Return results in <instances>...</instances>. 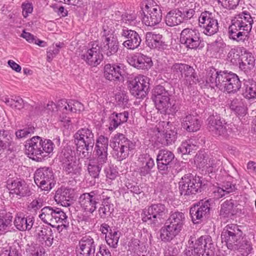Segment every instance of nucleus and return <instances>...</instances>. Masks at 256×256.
<instances>
[{
	"label": "nucleus",
	"mask_w": 256,
	"mask_h": 256,
	"mask_svg": "<svg viewBox=\"0 0 256 256\" xmlns=\"http://www.w3.org/2000/svg\"><path fill=\"white\" fill-rule=\"evenodd\" d=\"M256 16L252 10L243 8L231 21L228 28V38L238 43L248 42Z\"/></svg>",
	"instance_id": "f257e3e1"
},
{
	"label": "nucleus",
	"mask_w": 256,
	"mask_h": 256,
	"mask_svg": "<svg viewBox=\"0 0 256 256\" xmlns=\"http://www.w3.org/2000/svg\"><path fill=\"white\" fill-rule=\"evenodd\" d=\"M186 222L184 212L180 211L172 212L167 222L160 230V238L164 242H170L182 230Z\"/></svg>",
	"instance_id": "f03ea898"
},
{
	"label": "nucleus",
	"mask_w": 256,
	"mask_h": 256,
	"mask_svg": "<svg viewBox=\"0 0 256 256\" xmlns=\"http://www.w3.org/2000/svg\"><path fill=\"white\" fill-rule=\"evenodd\" d=\"M74 143L78 152L82 158H88L94 144V134L91 129L84 128L78 130L74 135Z\"/></svg>",
	"instance_id": "7ed1b4c3"
},
{
	"label": "nucleus",
	"mask_w": 256,
	"mask_h": 256,
	"mask_svg": "<svg viewBox=\"0 0 256 256\" xmlns=\"http://www.w3.org/2000/svg\"><path fill=\"white\" fill-rule=\"evenodd\" d=\"M110 146L112 148V156L118 161L128 158L135 148V144L124 134L118 133L110 140Z\"/></svg>",
	"instance_id": "20e7f679"
},
{
	"label": "nucleus",
	"mask_w": 256,
	"mask_h": 256,
	"mask_svg": "<svg viewBox=\"0 0 256 256\" xmlns=\"http://www.w3.org/2000/svg\"><path fill=\"white\" fill-rule=\"evenodd\" d=\"M205 184L202 178L192 174H184L178 182V189L181 196H192L200 193Z\"/></svg>",
	"instance_id": "39448f33"
},
{
	"label": "nucleus",
	"mask_w": 256,
	"mask_h": 256,
	"mask_svg": "<svg viewBox=\"0 0 256 256\" xmlns=\"http://www.w3.org/2000/svg\"><path fill=\"white\" fill-rule=\"evenodd\" d=\"M242 231L236 224H228L223 229L221 234L222 242H225L228 249L238 250L242 249L241 242Z\"/></svg>",
	"instance_id": "423d86ee"
},
{
	"label": "nucleus",
	"mask_w": 256,
	"mask_h": 256,
	"mask_svg": "<svg viewBox=\"0 0 256 256\" xmlns=\"http://www.w3.org/2000/svg\"><path fill=\"white\" fill-rule=\"evenodd\" d=\"M73 154L74 152L70 148H64L60 154L58 158L63 170L66 174L72 176H78L80 174L82 170L81 164Z\"/></svg>",
	"instance_id": "0eeeda50"
},
{
	"label": "nucleus",
	"mask_w": 256,
	"mask_h": 256,
	"mask_svg": "<svg viewBox=\"0 0 256 256\" xmlns=\"http://www.w3.org/2000/svg\"><path fill=\"white\" fill-rule=\"evenodd\" d=\"M162 6L154 0L145 1L142 22L147 26H154L159 24L162 20Z\"/></svg>",
	"instance_id": "6e6552de"
},
{
	"label": "nucleus",
	"mask_w": 256,
	"mask_h": 256,
	"mask_svg": "<svg viewBox=\"0 0 256 256\" xmlns=\"http://www.w3.org/2000/svg\"><path fill=\"white\" fill-rule=\"evenodd\" d=\"M167 212L168 209L164 204L162 203L152 204L145 209L142 220L152 226H158L164 219Z\"/></svg>",
	"instance_id": "1a4fd4ad"
},
{
	"label": "nucleus",
	"mask_w": 256,
	"mask_h": 256,
	"mask_svg": "<svg viewBox=\"0 0 256 256\" xmlns=\"http://www.w3.org/2000/svg\"><path fill=\"white\" fill-rule=\"evenodd\" d=\"M201 32L207 36H212L219 31V24L214 14L209 11L202 12L198 18Z\"/></svg>",
	"instance_id": "9d476101"
},
{
	"label": "nucleus",
	"mask_w": 256,
	"mask_h": 256,
	"mask_svg": "<svg viewBox=\"0 0 256 256\" xmlns=\"http://www.w3.org/2000/svg\"><path fill=\"white\" fill-rule=\"evenodd\" d=\"M180 42L190 49L200 50L204 48V42L200 33L196 29L186 28L180 34Z\"/></svg>",
	"instance_id": "9b49d317"
},
{
	"label": "nucleus",
	"mask_w": 256,
	"mask_h": 256,
	"mask_svg": "<svg viewBox=\"0 0 256 256\" xmlns=\"http://www.w3.org/2000/svg\"><path fill=\"white\" fill-rule=\"evenodd\" d=\"M114 31L110 29L104 28L102 44L100 47L101 52L108 57L116 58L118 49V42L114 34Z\"/></svg>",
	"instance_id": "f8f14e48"
},
{
	"label": "nucleus",
	"mask_w": 256,
	"mask_h": 256,
	"mask_svg": "<svg viewBox=\"0 0 256 256\" xmlns=\"http://www.w3.org/2000/svg\"><path fill=\"white\" fill-rule=\"evenodd\" d=\"M102 198L101 192L96 190L81 194L79 203L85 212L92 214L97 208L98 204L102 202Z\"/></svg>",
	"instance_id": "ddd939ff"
},
{
	"label": "nucleus",
	"mask_w": 256,
	"mask_h": 256,
	"mask_svg": "<svg viewBox=\"0 0 256 256\" xmlns=\"http://www.w3.org/2000/svg\"><path fill=\"white\" fill-rule=\"evenodd\" d=\"M54 176L52 168L43 167L35 172L34 180L38 186L42 190H50L54 185Z\"/></svg>",
	"instance_id": "4468645a"
},
{
	"label": "nucleus",
	"mask_w": 256,
	"mask_h": 256,
	"mask_svg": "<svg viewBox=\"0 0 256 256\" xmlns=\"http://www.w3.org/2000/svg\"><path fill=\"white\" fill-rule=\"evenodd\" d=\"M213 202L211 198L205 200H202L190 208V214L194 223H199L204 218H206L209 214Z\"/></svg>",
	"instance_id": "2eb2a0df"
},
{
	"label": "nucleus",
	"mask_w": 256,
	"mask_h": 256,
	"mask_svg": "<svg viewBox=\"0 0 256 256\" xmlns=\"http://www.w3.org/2000/svg\"><path fill=\"white\" fill-rule=\"evenodd\" d=\"M80 57L87 64L92 66H98L104 58L100 46L96 42L92 44L91 48L82 50L80 54Z\"/></svg>",
	"instance_id": "dca6fc26"
},
{
	"label": "nucleus",
	"mask_w": 256,
	"mask_h": 256,
	"mask_svg": "<svg viewBox=\"0 0 256 256\" xmlns=\"http://www.w3.org/2000/svg\"><path fill=\"white\" fill-rule=\"evenodd\" d=\"M175 156L170 150L162 149L159 150L156 157L158 168L162 175H166L171 170Z\"/></svg>",
	"instance_id": "f3484780"
},
{
	"label": "nucleus",
	"mask_w": 256,
	"mask_h": 256,
	"mask_svg": "<svg viewBox=\"0 0 256 256\" xmlns=\"http://www.w3.org/2000/svg\"><path fill=\"white\" fill-rule=\"evenodd\" d=\"M61 104L62 114L60 116V121L62 126L66 129L70 128L72 124L70 118L65 115L64 113L68 114L69 112H77L84 110V106L82 104L78 101L71 100L68 102L65 101H62Z\"/></svg>",
	"instance_id": "a211bd4d"
},
{
	"label": "nucleus",
	"mask_w": 256,
	"mask_h": 256,
	"mask_svg": "<svg viewBox=\"0 0 256 256\" xmlns=\"http://www.w3.org/2000/svg\"><path fill=\"white\" fill-rule=\"evenodd\" d=\"M120 34L126 40L123 42L125 48L134 50L140 46L142 40L140 36L136 31L123 26L122 27Z\"/></svg>",
	"instance_id": "6ab92c4d"
},
{
	"label": "nucleus",
	"mask_w": 256,
	"mask_h": 256,
	"mask_svg": "<svg viewBox=\"0 0 256 256\" xmlns=\"http://www.w3.org/2000/svg\"><path fill=\"white\" fill-rule=\"evenodd\" d=\"M41 146L40 137L34 136L28 140L25 145L26 154L30 158L40 162L44 158Z\"/></svg>",
	"instance_id": "aec40b11"
},
{
	"label": "nucleus",
	"mask_w": 256,
	"mask_h": 256,
	"mask_svg": "<svg viewBox=\"0 0 256 256\" xmlns=\"http://www.w3.org/2000/svg\"><path fill=\"white\" fill-rule=\"evenodd\" d=\"M7 188L10 194H14L18 198L28 197L32 194L29 186L24 180L20 179L8 180L7 182Z\"/></svg>",
	"instance_id": "412c9836"
},
{
	"label": "nucleus",
	"mask_w": 256,
	"mask_h": 256,
	"mask_svg": "<svg viewBox=\"0 0 256 256\" xmlns=\"http://www.w3.org/2000/svg\"><path fill=\"white\" fill-rule=\"evenodd\" d=\"M96 246L92 236L88 235L83 236L76 248V256H94Z\"/></svg>",
	"instance_id": "4be33fe9"
},
{
	"label": "nucleus",
	"mask_w": 256,
	"mask_h": 256,
	"mask_svg": "<svg viewBox=\"0 0 256 256\" xmlns=\"http://www.w3.org/2000/svg\"><path fill=\"white\" fill-rule=\"evenodd\" d=\"M208 128L210 132L217 136H221L224 138L228 136L224 120H222L220 115L216 114L210 116L208 118Z\"/></svg>",
	"instance_id": "5701e85b"
},
{
	"label": "nucleus",
	"mask_w": 256,
	"mask_h": 256,
	"mask_svg": "<svg viewBox=\"0 0 256 256\" xmlns=\"http://www.w3.org/2000/svg\"><path fill=\"white\" fill-rule=\"evenodd\" d=\"M108 138L100 135L97 138L95 146L97 163L102 166L108 162Z\"/></svg>",
	"instance_id": "b1692460"
},
{
	"label": "nucleus",
	"mask_w": 256,
	"mask_h": 256,
	"mask_svg": "<svg viewBox=\"0 0 256 256\" xmlns=\"http://www.w3.org/2000/svg\"><path fill=\"white\" fill-rule=\"evenodd\" d=\"M128 64L139 70H148L153 65L150 57L142 53H136L128 58Z\"/></svg>",
	"instance_id": "393cba45"
},
{
	"label": "nucleus",
	"mask_w": 256,
	"mask_h": 256,
	"mask_svg": "<svg viewBox=\"0 0 256 256\" xmlns=\"http://www.w3.org/2000/svg\"><path fill=\"white\" fill-rule=\"evenodd\" d=\"M104 75L106 80H124L126 78V72L121 64H106Z\"/></svg>",
	"instance_id": "a878e982"
},
{
	"label": "nucleus",
	"mask_w": 256,
	"mask_h": 256,
	"mask_svg": "<svg viewBox=\"0 0 256 256\" xmlns=\"http://www.w3.org/2000/svg\"><path fill=\"white\" fill-rule=\"evenodd\" d=\"M146 44L150 48L160 50H168L169 46L163 40L162 34L153 32H148L146 34Z\"/></svg>",
	"instance_id": "bb28decb"
},
{
	"label": "nucleus",
	"mask_w": 256,
	"mask_h": 256,
	"mask_svg": "<svg viewBox=\"0 0 256 256\" xmlns=\"http://www.w3.org/2000/svg\"><path fill=\"white\" fill-rule=\"evenodd\" d=\"M36 240L42 244L50 247L54 242V233L51 228L48 226L38 228L36 232Z\"/></svg>",
	"instance_id": "cd10ccee"
},
{
	"label": "nucleus",
	"mask_w": 256,
	"mask_h": 256,
	"mask_svg": "<svg viewBox=\"0 0 256 256\" xmlns=\"http://www.w3.org/2000/svg\"><path fill=\"white\" fill-rule=\"evenodd\" d=\"M238 212L236 202L232 199L226 200L220 205V216L221 218L232 219Z\"/></svg>",
	"instance_id": "c85d7f7f"
},
{
	"label": "nucleus",
	"mask_w": 256,
	"mask_h": 256,
	"mask_svg": "<svg viewBox=\"0 0 256 256\" xmlns=\"http://www.w3.org/2000/svg\"><path fill=\"white\" fill-rule=\"evenodd\" d=\"M140 162L138 172L141 176H146L150 175L152 169L154 166V160L147 154H144L140 156L138 158Z\"/></svg>",
	"instance_id": "c756f323"
},
{
	"label": "nucleus",
	"mask_w": 256,
	"mask_h": 256,
	"mask_svg": "<svg viewBox=\"0 0 256 256\" xmlns=\"http://www.w3.org/2000/svg\"><path fill=\"white\" fill-rule=\"evenodd\" d=\"M130 92L137 98H144L150 88L149 81H130Z\"/></svg>",
	"instance_id": "7c9ffc66"
},
{
	"label": "nucleus",
	"mask_w": 256,
	"mask_h": 256,
	"mask_svg": "<svg viewBox=\"0 0 256 256\" xmlns=\"http://www.w3.org/2000/svg\"><path fill=\"white\" fill-rule=\"evenodd\" d=\"M74 198V190L66 188H58L54 196V200L58 204L64 206H70Z\"/></svg>",
	"instance_id": "2f4dec72"
},
{
	"label": "nucleus",
	"mask_w": 256,
	"mask_h": 256,
	"mask_svg": "<svg viewBox=\"0 0 256 256\" xmlns=\"http://www.w3.org/2000/svg\"><path fill=\"white\" fill-rule=\"evenodd\" d=\"M228 104L230 110L238 116H244L247 114L248 108L245 100L240 96L230 99Z\"/></svg>",
	"instance_id": "473e14b6"
},
{
	"label": "nucleus",
	"mask_w": 256,
	"mask_h": 256,
	"mask_svg": "<svg viewBox=\"0 0 256 256\" xmlns=\"http://www.w3.org/2000/svg\"><path fill=\"white\" fill-rule=\"evenodd\" d=\"M129 113L127 111L122 112H112L108 118L109 127L110 131L115 130L122 124L127 122L128 118Z\"/></svg>",
	"instance_id": "72a5a7b5"
},
{
	"label": "nucleus",
	"mask_w": 256,
	"mask_h": 256,
	"mask_svg": "<svg viewBox=\"0 0 256 256\" xmlns=\"http://www.w3.org/2000/svg\"><path fill=\"white\" fill-rule=\"evenodd\" d=\"M182 126L188 132H195L200 130L201 122L198 116L188 114L184 118Z\"/></svg>",
	"instance_id": "f704fd0d"
},
{
	"label": "nucleus",
	"mask_w": 256,
	"mask_h": 256,
	"mask_svg": "<svg viewBox=\"0 0 256 256\" xmlns=\"http://www.w3.org/2000/svg\"><path fill=\"white\" fill-rule=\"evenodd\" d=\"M193 246L196 247V250H202L205 254L208 251H213L214 248L212 238L208 235L200 237Z\"/></svg>",
	"instance_id": "c9c22d12"
},
{
	"label": "nucleus",
	"mask_w": 256,
	"mask_h": 256,
	"mask_svg": "<svg viewBox=\"0 0 256 256\" xmlns=\"http://www.w3.org/2000/svg\"><path fill=\"white\" fill-rule=\"evenodd\" d=\"M34 218L32 216L26 217L16 216L14 224L16 228L20 231L30 230L32 228Z\"/></svg>",
	"instance_id": "e433bc0d"
},
{
	"label": "nucleus",
	"mask_w": 256,
	"mask_h": 256,
	"mask_svg": "<svg viewBox=\"0 0 256 256\" xmlns=\"http://www.w3.org/2000/svg\"><path fill=\"white\" fill-rule=\"evenodd\" d=\"M182 11L174 9L168 12L165 17V22L169 26H174L182 22Z\"/></svg>",
	"instance_id": "4c0bfd02"
},
{
	"label": "nucleus",
	"mask_w": 256,
	"mask_h": 256,
	"mask_svg": "<svg viewBox=\"0 0 256 256\" xmlns=\"http://www.w3.org/2000/svg\"><path fill=\"white\" fill-rule=\"evenodd\" d=\"M56 206H44L41 210V214H40L39 217L41 220L47 224L52 227H56V226L54 224V212Z\"/></svg>",
	"instance_id": "58836bf2"
},
{
	"label": "nucleus",
	"mask_w": 256,
	"mask_h": 256,
	"mask_svg": "<svg viewBox=\"0 0 256 256\" xmlns=\"http://www.w3.org/2000/svg\"><path fill=\"white\" fill-rule=\"evenodd\" d=\"M236 189V184H232L230 182H224L222 187H218L214 190V197L220 198L224 196L226 194L234 192Z\"/></svg>",
	"instance_id": "ea45409f"
},
{
	"label": "nucleus",
	"mask_w": 256,
	"mask_h": 256,
	"mask_svg": "<svg viewBox=\"0 0 256 256\" xmlns=\"http://www.w3.org/2000/svg\"><path fill=\"white\" fill-rule=\"evenodd\" d=\"M54 212V224L55 225L58 222L62 223L61 226H63L66 229L68 226V216L66 213L61 208L57 207H56L55 212ZM60 228V226H57L58 230Z\"/></svg>",
	"instance_id": "a19ab883"
},
{
	"label": "nucleus",
	"mask_w": 256,
	"mask_h": 256,
	"mask_svg": "<svg viewBox=\"0 0 256 256\" xmlns=\"http://www.w3.org/2000/svg\"><path fill=\"white\" fill-rule=\"evenodd\" d=\"M156 107V109L161 114H166V110L168 106L172 104V102H170V95L164 96L162 98H157L154 100Z\"/></svg>",
	"instance_id": "79ce46f5"
},
{
	"label": "nucleus",
	"mask_w": 256,
	"mask_h": 256,
	"mask_svg": "<svg viewBox=\"0 0 256 256\" xmlns=\"http://www.w3.org/2000/svg\"><path fill=\"white\" fill-rule=\"evenodd\" d=\"M12 143V138L8 132L4 130H0V152L8 148Z\"/></svg>",
	"instance_id": "37998d69"
},
{
	"label": "nucleus",
	"mask_w": 256,
	"mask_h": 256,
	"mask_svg": "<svg viewBox=\"0 0 256 256\" xmlns=\"http://www.w3.org/2000/svg\"><path fill=\"white\" fill-rule=\"evenodd\" d=\"M184 64L175 63L171 67V78L172 80H181L184 78L183 72Z\"/></svg>",
	"instance_id": "c03bdc74"
},
{
	"label": "nucleus",
	"mask_w": 256,
	"mask_h": 256,
	"mask_svg": "<svg viewBox=\"0 0 256 256\" xmlns=\"http://www.w3.org/2000/svg\"><path fill=\"white\" fill-rule=\"evenodd\" d=\"M120 232L115 230H110L108 235L106 236V240L108 246L113 248L118 246V244L120 238Z\"/></svg>",
	"instance_id": "a18cd8bd"
},
{
	"label": "nucleus",
	"mask_w": 256,
	"mask_h": 256,
	"mask_svg": "<svg viewBox=\"0 0 256 256\" xmlns=\"http://www.w3.org/2000/svg\"><path fill=\"white\" fill-rule=\"evenodd\" d=\"M242 52L241 48L238 46H234L228 52L226 60L232 64H237L240 63V54Z\"/></svg>",
	"instance_id": "49530a36"
},
{
	"label": "nucleus",
	"mask_w": 256,
	"mask_h": 256,
	"mask_svg": "<svg viewBox=\"0 0 256 256\" xmlns=\"http://www.w3.org/2000/svg\"><path fill=\"white\" fill-rule=\"evenodd\" d=\"M213 251H208L206 254L202 250H196L194 246L186 248L183 252V256H214Z\"/></svg>",
	"instance_id": "de8ad7c7"
},
{
	"label": "nucleus",
	"mask_w": 256,
	"mask_h": 256,
	"mask_svg": "<svg viewBox=\"0 0 256 256\" xmlns=\"http://www.w3.org/2000/svg\"><path fill=\"white\" fill-rule=\"evenodd\" d=\"M200 166L206 169L208 172H214L218 169V165L220 164V162L214 158H210L208 160H206V164L205 162H200Z\"/></svg>",
	"instance_id": "09e8293b"
},
{
	"label": "nucleus",
	"mask_w": 256,
	"mask_h": 256,
	"mask_svg": "<svg viewBox=\"0 0 256 256\" xmlns=\"http://www.w3.org/2000/svg\"><path fill=\"white\" fill-rule=\"evenodd\" d=\"M224 90L228 92H235L241 87V81H222Z\"/></svg>",
	"instance_id": "8fccbe9b"
},
{
	"label": "nucleus",
	"mask_w": 256,
	"mask_h": 256,
	"mask_svg": "<svg viewBox=\"0 0 256 256\" xmlns=\"http://www.w3.org/2000/svg\"><path fill=\"white\" fill-rule=\"evenodd\" d=\"M197 146L196 144H192L191 140H188L186 142H182L178 148V150L183 154H190L193 150H196Z\"/></svg>",
	"instance_id": "3c124183"
},
{
	"label": "nucleus",
	"mask_w": 256,
	"mask_h": 256,
	"mask_svg": "<svg viewBox=\"0 0 256 256\" xmlns=\"http://www.w3.org/2000/svg\"><path fill=\"white\" fill-rule=\"evenodd\" d=\"M12 216H0V235L5 234L9 230L12 226Z\"/></svg>",
	"instance_id": "603ef678"
},
{
	"label": "nucleus",
	"mask_w": 256,
	"mask_h": 256,
	"mask_svg": "<svg viewBox=\"0 0 256 256\" xmlns=\"http://www.w3.org/2000/svg\"><path fill=\"white\" fill-rule=\"evenodd\" d=\"M44 204V201L42 197L38 196L34 199L28 204V209L31 212H36L41 208Z\"/></svg>",
	"instance_id": "864d4df0"
},
{
	"label": "nucleus",
	"mask_w": 256,
	"mask_h": 256,
	"mask_svg": "<svg viewBox=\"0 0 256 256\" xmlns=\"http://www.w3.org/2000/svg\"><path fill=\"white\" fill-rule=\"evenodd\" d=\"M184 67L183 70L184 80H198L196 73L192 66L186 64H184Z\"/></svg>",
	"instance_id": "5fc2aeb1"
},
{
	"label": "nucleus",
	"mask_w": 256,
	"mask_h": 256,
	"mask_svg": "<svg viewBox=\"0 0 256 256\" xmlns=\"http://www.w3.org/2000/svg\"><path fill=\"white\" fill-rule=\"evenodd\" d=\"M41 148L42 150V154H44V158L48 154L52 153L54 150V144L50 140H42L40 138Z\"/></svg>",
	"instance_id": "6e6d98bb"
},
{
	"label": "nucleus",
	"mask_w": 256,
	"mask_h": 256,
	"mask_svg": "<svg viewBox=\"0 0 256 256\" xmlns=\"http://www.w3.org/2000/svg\"><path fill=\"white\" fill-rule=\"evenodd\" d=\"M175 129L174 128V130H166L164 134V140H165V142H164V144L170 145L176 140L177 132Z\"/></svg>",
	"instance_id": "4d7b16f0"
},
{
	"label": "nucleus",
	"mask_w": 256,
	"mask_h": 256,
	"mask_svg": "<svg viewBox=\"0 0 256 256\" xmlns=\"http://www.w3.org/2000/svg\"><path fill=\"white\" fill-rule=\"evenodd\" d=\"M28 256H44L45 249L42 246L32 245L27 248Z\"/></svg>",
	"instance_id": "13d9d810"
},
{
	"label": "nucleus",
	"mask_w": 256,
	"mask_h": 256,
	"mask_svg": "<svg viewBox=\"0 0 256 256\" xmlns=\"http://www.w3.org/2000/svg\"><path fill=\"white\" fill-rule=\"evenodd\" d=\"M115 100L120 106L125 108L127 107L128 102V96L126 92L123 91L116 94L115 96Z\"/></svg>",
	"instance_id": "bf43d9fd"
},
{
	"label": "nucleus",
	"mask_w": 256,
	"mask_h": 256,
	"mask_svg": "<svg viewBox=\"0 0 256 256\" xmlns=\"http://www.w3.org/2000/svg\"><path fill=\"white\" fill-rule=\"evenodd\" d=\"M35 128L32 126H28L22 130L16 132V136L18 138H22L30 136L34 133Z\"/></svg>",
	"instance_id": "052dcab7"
},
{
	"label": "nucleus",
	"mask_w": 256,
	"mask_h": 256,
	"mask_svg": "<svg viewBox=\"0 0 256 256\" xmlns=\"http://www.w3.org/2000/svg\"><path fill=\"white\" fill-rule=\"evenodd\" d=\"M240 0H218V3L224 8L228 10L236 9L238 6Z\"/></svg>",
	"instance_id": "680f3d73"
},
{
	"label": "nucleus",
	"mask_w": 256,
	"mask_h": 256,
	"mask_svg": "<svg viewBox=\"0 0 256 256\" xmlns=\"http://www.w3.org/2000/svg\"><path fill=\"white\" fill-rule=\"evenodd\" d=\"M243 96L248 100L256 99V84L247 85L245 91L243 93Z\"/></svg>",
	"instance_id": "e2e57ef3"
},
{
	"label": "nucleus",
	"mask_w": 256,
	"mask_h": 256,
	"mask_svg": "<svg viewBox=\"0 0 256 256\" xmlns=\"http://www.w3.org/2000/svg\"><path fill=\"white\" fill-rule=\"evenodd\" d=\"M152 94L155 100L158 98H162L164 96H168L169 94L163 86L158 85L154 88Z\"/></svg>",
	"instance_id": "0e129e2a"
},
{
	"label": "nucleus",
	"mask_w": 256,
	"mask_h": 256,
	"mask_svg": "<svg viewBox=\"0 0 256 256\" xmlns=\"http://www.w3.org/2000/svg\"><path fill=\"white\" fill-rule=\"evenodd\" d=\"M102 167V166L99 165L98 163L96 164H90L88 166V170L92 178H96L98 177Z\"/></svg>",
	"instance_id": "69168bd1"
},
{
	"label": "nucleus",
	"mask_w": 256,
	"mask_h": 256,
	"mask_svg": "<svg viewBox=\"0 0 256 256\" xmlns=\"http://www.w3.org/2000/svg\"><path fill=\"white\" fill-rule=\"evenodd\" d=\"M222 76V71H218L214 68H210L208 70L207 76L209 80H220Z\"/></svg>",
	"instance_id": "338daca9"
},
{
	"label": "nucleus",
	"mask_w": 256,
	"mask_h": 256,
	"mask_svg": "<svg viewBox=\"0 0 256 256\" xmlns=\"http://www.w3.org/2000/svg\"><path fill=\"white\" fill-rule=\"evenodd\" d=\"M121 18V23L130 24L136 20V16L132 13L125 12L122 14Z\"/></svg>",
	"instance_id": "774afa93"
}]
</instances>
